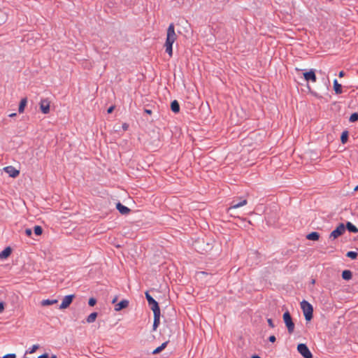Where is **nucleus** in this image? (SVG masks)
<instances>
[{"label": "nucleus", "instance_id": "nucleus-1", "mask_svg": "<svg viewBox=\"0 0 358 358\" xmlns=\"http://www.w3.org/2000/svg\"><path fill=\"white\" fill-rule=\"evenodd\" d=\"M177 39V36L175 32V27L173 23L170 24L166 32V39L164 44L166 48V52L169 54L170 57L173 55V44Z\"/></svg>", "mask_w": 358, "mask_h": 358}, {"label": "nucleus", "instance_id": "nucleus-2", "mask_svg": "<svg viewBox=\"0 0 358 358\" xmlns=\"http://www.w3.org/2000/svg\"><path fill=\"white\" fill-rule=\"evenodd\" d=\"M301 308L303 310L306 321H310L313 318V308L308 301L303 300L301 302Z\"/></svg>", "mask_w": 358, "mask_h": 358}, {"label": "nucleus", "instance_id": "nucleus-3", "mask_svg": "<svg viewBox=\"0 0 358 358\" xmlns=\"http://www.w3.org/2000/svg\"><path fill=\"white\" fill-rule=\"evenodd\" d=\"M283 321L287 328L288 333L289 334H292L294 331V324L292 322V317L289 313V311H286L282 316Z\"/></svg>", "mask_w": 358, "mask_h": 358}, {"label": "nucleus", "instance_id": "nucleus-4", "mask_svg": "<svg viewBox=\"0 0 358 358\" xmlns=\"http://www.w3.org/2000/svg\"><path fill=\"white\" fill-rule=\"evenodd\" d=\"M298 352L304 357V358H312L313 355L307 345L303 343H300L297 346Z\"/></svg>", "mask_w": 358, "mask_h": 358}, {"label": "nucleus", "instance_id": "nucleus-5", "mask_svg": "<svg viewBox=\"0 0 358 358\" xmlns=\"http://www.w3.org/2000/svg\"><path fill=\"white\" fill-rule=\"evenodd\" d=\"M345 231V227L343 224H340L329 235V238L336 239L341 236Z\"/></svg>", "mask_w": 358, "mask_h": 358}, {"label": "nucleus", "instance_id": "nucleus-6", "mask_svg": "<svg viewBox=\"0 0 358 358\" xmlns=\"http://www.w3.org/2000/svg\"><path fill=\"white\" fill-rule=\"evenodd\" d=\"M145 297L153 313L159 312L160 308L158 303L148 294V292H145Z\"/></svg>", "mask_w": 358, "mask_h": 358}, {"label": "nucleus", "instance_id": "nucleus-7", "mask_svg": "<svg viewBox=\"0 0 358 358\" xmlns=\"http://www.w3.org/2000/svg\"><path fill=\"white\" fill-rule=\"evenodd\" d=\"M39 106L43 114H48L50 113V101L48 99H42L39 103Z\"/></svg>", "mask_w": 358, "mask_h": 358}, {"label": "nucleus", "instance_id": "nucleus-8", "mask_svg": "<svg viewBox=\"0 0 358 358\" xmlns=\"http://www.w3.org/2000/svg\"><path fill=\"white\" fill-rule=\"evenodd\" d=\"M303 76L305 80L307 82L311 81L312 83H315L317 81L316 75L313 69L304 72Z\"/></svg>", "mask_w": 358, "mask_h": 358}, {"label": "nucleus", "instance_id": "nucleus-9", "mask_svg": "<svg viewBox=\"0 0 358 358\" xmlns=\"http://www.w3.org/2000/svg\"><path fill=\"white\" fill-rule=\"evenodd\" d=\"M74 295H67L63 299L62 303L59 306L60 309H65L69 306L72 303Z\"/></svg>", "mask_w": 358, "mask_h": 358}, {"label": "nucleus", "instance_id": "nucleus-10", "mask_svg": "<svg viewBox=\"0 0 358 358\" xmlns=\"http://www.w3.org/2000/svg\"><path fill=\"white\" fill-rule=\"evenodd\" d=\"M3 171L12 178H16L20 174V171L12 166L3 168Z\"/></svg>", "mask_w": 358, "mask_h": 358}, {"label": "nucleus", "instance_id": "nucleus-11", "mask_svg": "<svg viewBox=\"0 0 358 358\" xmlns=\"http://www.w3.org/2000/svg\"><path fill=\"white\" fill-rule=\"evenodd\" d=\"M248 203V201L246 199H243L241 201L236 203L234 201L231 202V206L228 208V211L236 209L240 207H242L243 206H245Z\"/></svg>", "mask_w": 358, "mask_h": 358}, {"label": "nucleus", "instance_id": "nucleus-12", "mask_svg": "<svg viewBox=\"0 0 358 358\" xmlns=\"http://www.w3.org/2000/svg\"><path fill=\"white\" fill-rule=\"evenodd\" d=\"M129 306L128 300H122L120 303L115 306V311H120L122 309L126 308Z\"/></svg>", "mask_w": 358, "mask_h": 358}, {"label": "nucleus", "instance_id": "nucleus-13", "mask_svg": "<svg viewBox=\"0 0 358 358\" xmlns=\"http://www.w3.org/2000/svg\"><path fill=\"white\" fill-rule=\"evenodd\" d=\"M116 208L119 210V212L122 215H127L130 212V209L129 208L122 205L120 202L116 204Z\"/></svg>", "mask_w": 358, "mask_h": 358}, {"label": "nucleus", "instance_id": "nucleus-14", "mask_svg": "<svg viewBox=\"0 0 358 358\" xmlns=\"http://www.w3.org/2000/svg\"><path fill=\"white\" fill-rule=\"evenodd\" d=\"M154 314V322H153V331H155L158 327L160 322V311L153 313Z\"/></svg>", "mask_w": 358, "mask_h": 358}, {"label": "nucleus", "instance_id": "nucleus-15", "mask_svg": "<svg viewBox=\"0 0 358 358\" xmlns=\"http://www.w3.org/2000/svg\"><path fill=\"white\" fill-rule=\"evenodd\" d=\"M12 252V249L10 247H6L3 251L0 252V259H5L8 258Z\"/></svg>", "mask_w": 358, "mask_h": 358}, {"label": "nucleus", "instance_id": "nucleus-16", "mask_svg": "<svg viewBox=\"0 0 358 358\" xmlns=\"http://www.w3.org/2000/svg\"><path fill=\"white\" fill-rule=\"evenodd\" d=\"M334 90L337 94H340L343 92L342 86L338 83V80L335 79L334 80Z\"/></svg>", "mask_w": 358, "mask_h": 358}, {"label": "nucleus", "instance_id": "nucleus-17", "mask_svg": "<svg viewBox=\"0 0 358 358\" xmlns=\"http://www.w3.org/2000/svg\"><path fill=\"white\" fill-rule=\"evenodd\" d=\"M27 98H23L21 99V101L20 102L19 108H18V111L20 113H22L24 112V108L27 106Z\"/></svg>", "mask_w": 358, "mask_h": 358}, {"label": "nucleus", "instance_id": "nucleus-18", "mask_svg": "<svg viewBox=\"0 0 358 358\" xmlns=\"http://www.w3.org/2000/svg\"><path fill=\"white\" fill-rule=\"evenodd\" d=\"M171 110L175 113H178L180 111V105L178 101L174 100L171 102Z\"/></svg>", "mask_w": 358, "mask_h": 358}, {"label": "nucleus", "instance_id": "nucleus-19", "mask_svg": "<svg viewBox=\"0 0 358 358\" xmlns=\"http://www.w3.org/2000/svg\"><path fill=\"white\" fill-rule=\"evenodd\" d=\"M319 238L320 234L316 231L311 232L306 236V238L310 241H317Z\"/></svg>", "mask_w": 358, "mask_h": 358}, {"label": "nucleus", "instance_id": "nucleus-20", "mask_svg": "<svg viewBox=\"0 0 358 358\" xmlns=\"http://www.w3.org/2000/svg\"><path fill=\"white\" fill-rule=\"evenodd\" d=\"M57 303V299H44V300H42L41 302V304L42 306H51V305H53V304H55Z\"/></svg>", "mask_w": 358, "mask_h": 358}, {"label": "nucleus", "instance_id": "nucleus-21", "mask_svg": "<svg viewBox=\"0 0 358 358\" xmlns=\"http://www.w3.org/2000/svg\"><path fill=\"white\" fill-rule=\"evenodd\" d=\"M352 272L350 270H345L342 273V278L344 280H349L352 278Z\"/></svg>", "mask_w": 358, "mask_h": 358}, {"label": "nucleus", "instance_id": "nucleus-22", "mask_svg": "<svg viewBox=\"0 0 358 358\" xmlns=\"http://www.w3.org/2000/svg\"><path fill=\"white\" fill-rule=\"evenodd\" d=\"M97 313L96 312H94V313H92L86 319V321L87 323H92L94 322L96 317H97Z\"/></svg>", "mask_w": 358, "mask_h": 358}, {"label": "nucleus", "instance_id": "nucleus-23", "mask_svg": "<svg viewBox=\"0 0 358 358\" xmlns=\"http://www.w3.org/2000/svg\"><path fill=\"white\" fill-rule=\"evenodd\" d=\"M167 343V341L163 343L160 346L153 350L152 354L156 355L162 352L166 347Z\"/></svg>", "mask_w": 358, "mask_h": 358}, {"label": "nucleus", "instance_id": "nucleus-24", "mask_svg": "<svg viewBox=\"0 0 358 358\" xmlns=\"http://www.w3.org/2000/svg\"><path fill=\"white\" fill-rule=\"evenodd\" d=\"M346 228L350 232L357 233L358 231L357 228L350 222L347 223Z\"/></svg>", "mask_w": 358, "mask_h": 358}, {"label": "nucleus", "instance_id": "nucleus-25", "mask_svg": "<svg viewBox=\"0 0 358 358\" xmlns=\"http://www.w3.org/2000/svg\"><path fill=\"white\" fill-rule=\"evenodd\" d=\"M348 138V132L347 131H345L342 133L341 136V141L342 143H345Z\"/></svg>", "mask_w": 358, "mask_h": 358}, {"label": "nucleus", "instance_id": "nucleus-26", "mask_svg": "<svg viewBox=\"0 0 358 358\" xmlns=\"http://www.w3.org/2000/svg\"><path fill=\"white\" fill-rule=\"evenodd\" d=\"M357 252L354 251H349L346 254V256L352 259H355L357 257Z\"/></svg>", "mask_w": 358, "mask_h": 358}, {"label": "nucleus", "instance_id": "nucleus-27", "mask_svg": "<svg viewBox=\"0 0 358 358\" xmlns=\"http://www.w3.org/2000/svg\"><path fill=\"white\" fill-rule=\"evenodd\" d=\"M34 231L35 234L37 236H40L43 233L42 227L38 225L34 227Z\"/></svg>", "mask_w": 358, "mask_h": 358}, {"label": "nucleus", "instance_id": "nucleus-28", "mask_svg": "<svg viewBox=\"0 0 358 358\" xmlns=\"http://www.w3.org/2000/svg\"><path fill=\"white\" fill-rule=\"evenodd\" d=\"M349 120L351 122H355L357 121L358 120V113H352L350 115Z\"/></svg>", "mask_w": 358, "mask_h": 358}, {"label": "nucleus", "instance_id": "nucleus-29", "mask_svg": "<svg viewBox=\"0 0 358 358\" xmlns=\"http://www.w3.org/2000/svg\"><path fill=\"white\" fill-rule=\"evenodd\" d=\"M39 348V346L38 345H34L30 349H29V353L30 354H32V353H34L36 352V350Z\"/></svg>", "mask_w": 358, "mask_h": 358}, {"label": "nucleus", "instance_id": "nucleus-30", "mask_svg": "<svg viewBox=\"0 0 358 358\" xmlns=\"http://www.w3.org/2000/svg\"><path fill=\"white\" fill-rule=\"evenodd\" d=\"M96 303V300L94 298H90L88 301L90 306H94Z\"/></svg>", "mask_w": 358, "mask_h": 358}, {"label": "nucleus", "instance_id": "nucleus-31", "mask_svg": "<svg viewBox=\"0 0 358 358\" xmlns=\"http://www.w3.org/2000/svg\"><path fill=\"white\" fill-rule=\"evenodd\" d=\"M16 355L15 354H8L3 356V358H15Z\"/></svg>", "mask_w": 358, "mask_h": 358}, {"label": "nucleus", "instance_id": "nucleus-32", "mask_svg": "<svg viewBox=\"0 0 358 358\" xmlns=\"http://www.w3.org/2000/svg\"><path fill=\"white\" fill-rule=\"evenodd\" d=\"M25 234L27 236H30L32 234V231L31 229H25Z\"/></svg>", "mask_w": 358, "mask_h": 358}, {"label": "nucleus", "instance_id": "nucleus-33", "mask_svg": "<svg viewBox=\"0 0 358 358\" xmlns=\"http://www.w3.org/2000/svg\"><path fill=\"white\" fill-rule=\"evenodd\" d=\"M122 127L124 131H127L129 128V124L127 123H124L122 124Z\"/></svg>", "mask_w": 358, "mask_h": 358}, {"label": "nucleus", "instance_id": "nucleus-34", "mask_svg": "<svg viewBox=\"0 0 358 358\" xmlns=\"http://www.w3.org/2000/svg\"><path fill=\"white\" fill-rule=\"evenodd\" d=\"M267 322H268V325L271 327V328H273L274 327V324L273 323V321L271 319H268L267 320Z\"/></svg>", "mask_w": 358, "mask_h": 358}, {"label": "nucleus", "instance_id": "nucleus-35", "mask_svg": "<svg viewBox=\"0 0 358 358\" xmlns=\"http://www.w3.org/2000/svg\"><path fill=\"white\" fill-rule=\"evenodd\" d=\"M4 310V303L3 302H0V313H1Z\"/></svg>", "mask_w": 358, "mask_h": 358}, {"label": "nucleus", "instance_id": "nucleus-36", "mask_svg": "<svg viewBox=\"0 0 358 358\" xmlns=\"http://www.w3.org/2000/svg\"><path fill=\"white\" fill-rule=\"evenodd\" d=\"M268 340H269L270 342L273 343V342L275 341V336H273V335L271 336H269Z\"/></svg>", "mask_w": 358, "mask_h": 358}, {"label": "nucleus", "instance_id": "nucleus-37", "mask_svg": "<svg viewBox=\"0 0 358 358\" xmlns=\"http://www.w3.org/2000/svg\"><path fill=\"white\" fill-rule=\"evenodd\" d=\"M114 110V106H110V108H108L107 112L108 113H111Z\"/></svg>", "mask_w": 358, "mask_h": 358}, {"label": "nucleus", "instance_id": "nucleus-38", "mask_svg": "<svg viewBox=\"0 0 358 358\" xmlns=\"http://www.w3.org/2000/svg\"><path fill=\"white\" fill-rule=\"evenodd\" d=\"M38 358H48V354H43L38 357Z\"/></svg>", "mask_w": 358, "mask_h": 358}, {"label": "nucleus", "instance_id": "nucleus-39", "mask_svg": "<svg viewBox=\"0 0 358 358\" xmlns=\"http://www.w3.org/2000/svg\"><path fill=\"white\" fill-rule=\"evenodd\" d=\"M344 74H345L344 71H340V72H339V73H338V76H339L340 78H342V77H343V76H344Z\"/></svg>", "mask_w": 358, "mask_h": 358}, {"label": "nucleus", "instance_id": "nucleus-40", "mask_svg": "<svg viewBox=\"0 0 358 358\" xmlns=\"http://www.w3.org/2000/svg\"><path fill=\"white\" fill-rule=\"evenodd\" d=\"M144 111H145V113H148L149 115L152 114V110H150V109H145Z\"/></svg>", "mask_w": 358, "mask_h": 358}, {"label": "nucleus", "instance_id": "nucleus-41", "mask_svg": "<svg viewBox=\"0 0 358 358\" xmlns=\"http://www.w3.org/2000/svg\"><path fill=\"white\" fill-rule=\"evenodd\" d=\"M117 299H118V296H115L113 298V299L112 300V303H116V301H117Z\"/></svg>", "mask_w": 358, "mask_h": 358}, {"label": "nucleus", "instance_id": "nucleus-42", "mask_svg": "<svg viewBox=\"0 0 358 358\" xmlns=\"http://www.w3.org/2000/svg\"><path fill=\"white\" fill-rule=\"evenodd\" d=\"M251 358H261V357L258 355H253Z\"/></svg>", "mask_w": 358, "mask_h": 358}, {"label": "nucleus", "instance_id": "nucleus-43", "mask_svg": "<svg viewBox=\"0 0 358 358\" xmlns=\"http://www.w3.org/2000/svg\"><path fill=\"white\" fill-rule=\"evenodd\" d=\"M15 115H16V113H12V114L9 115L10 117H15Z\"/></svg>", "mask_w": 358, "mask_h": 358}, {"label": "nucleus", "instance_id": "nucleus-44", "mask_svg": "<svg viewBox=\"0 0 358 358\" xmlns=\"http://www.w3.org/2000/svg\"><path fill=\"white\" fill-rule=\"evenodd\" d=\"M357 190H358V185H357V186L355 187V189H354V191H355V192H356V191H357Z\"/></svg>", "mask_w": 358, "mask_h": 358}, {"label": "nucleus", "instance_id": "nucleus-45", "mask_svg": "<svg viewBox=\"0 0 358 358\" xmlns=\"http://www.w3.org/2000/svg\"><path fill=\"white\" fill-rule=\"evenodd\" d=\"M295 69H296V71H301V69H298V68H296Z\"/></svg>", "mask_w": 358, "mask_h": 358}, {"label": "nucleus", "instance_id": "nucleus-46", "mask_svg": "<svg viewBox=\"0 0 358 358\" xmlns=\"http://www.w3.org/2000/svg\"><path fill=\"white\" fill-rule=\"evenodd\" d=\"M51 358H57V357L55 355H52Z\"/></svg>", "mask_w": 358, "mask_h": 358}, {"label": "nucleus", "instance_id": "nucleus-47", "mask_svg": "<svg viewBox=\"0 0 358 358\" xmlns=\"http://www.w3.org/2000/svg\"><path fill=\"white\" fill-rule=\"evenodd\" d=\"M25 358H28V357H25Z\"/></svg>", "mask_w": 358, "mask_h": 358}]
</instances>
